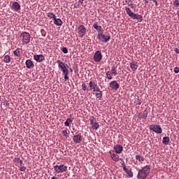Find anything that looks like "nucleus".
<instances>
[{
	"mask_svg": "<svg viewBox=\"0 0 179 179\" xmlns=\"http://www.w3.org/2000/svg\"><path fill=\"white\" fill-rule=\"evenodd\" d=\"M13 54L15 57H20V48H17L14 52Z\"/></svg>",
	"mask_w": 179,
	"mask_h": 179,
	"instance_id": "28",
	"label": "nucleus"
},
{
	"mask_svg": "<svg viewBox=\"0 0 179 179\" xmlns=\"http://www.w3.org/2000/svg\"><path fill=\"white\" fill-rule=\"evenodd\" d=\"M62 20L59 18H55L54 19V24L56 26H61L62 24Z\"/></svg>",
	"mask_w": 179,
	"mask_h": 179,
	"instance_id": "21",
	"label": "nucleus"
},
{
	"mask_svg": "<svg viewBox=\"0 0 179 179\" xmlns=\"http://www.w3.org/2000/svg\"><path fill=\"white\" fill-rule=\"evenodd\" d=\"M111 159L113 162H118L120 160V155L115 153H113L111 151L109 152Z\"/></svg>",
	"mask_w": 179,
	"mask_h": 179,
	"instance_id": "14",
	"label": "nucleus"
},
{
	"mask_svg": "<svg viewBox=\"0 0 179 179\" xmlns=\"http://www.w3.org/2000/svg\"><path fill=\"white\" fill-rule=\"evenodd\" d=\"M93 94H94L96 98L99 99V100H101V99L103 97V92H94Z\"/></svg>",
	"mask_w": 179,
	"mask_h": 179,
	"instance_id": "23",
	"label": "nucleus"
},
{
	"mask_svg": "<svg viewBox=\"0 0 179 179\" xmlns=\"http://www.w3.org/2000/svg\"><path fill=\"white\" fill-rule=\"evenodd\" d=\"M106 78H107V79H109V80H111V79H113V74H112L111 71L106 72Z\"/></svg>",
	"mask_w": 179,
	"mask_h": 179,
	"instance_id": "29",
	"label": "nucleus"
},
{
	"mask_svg": "<svg viewBox=\"0 0 179 179\" xmlns=\"http://www.w3.org/2000/svg\"><path fill=\"white\" fill-rule=\"evenodd\" d=\"M98 87L99 86L96 85V83L94 81L91 80L89 83L90 89H87V92H90V90H92L93 92H96V90L98 88Z\"/></svg>",
	"mask_w": 179,
	"mask_h": 179,
	"instance_id": "7",
	"label": "nucleus"
},
{
	"mask_svg": "<svg viewBox=\"0 0 179 179\" xmlns=\"http://www.w3.org/2000/svg\"><path fill=\"white\" fill-rule=\"evenodd\" d=\"M13 9H14L15 12H18L20 9V4L17 2L13 3Z\"/></svg>",
	"mask_w": 179,
	"mask_h": 179,
	"instance_id": "19",
	"label": "nucleus"
},
{
	"mask_svg": "<svg viewBox=\"0 0 179 179\" xmlns=\"http://www.w3.org/2000/svg\"><path fill=\"white\" fill-rule=\"evenodd\" d=\"M110 73L114 75L115 76L116 75H117L118 73H117V69H115V67H113L112 69H111V71Z\"/></svg>",
	"mask_w": 179,
	"mask_h": 179,
	"instance_id": "33",
	"label": "nucleus"
},
{
	"mask_svg": "<svg viewBox=\"0 0 179 179\" xmlns=\"http://www.w3.org/2000/svg\"><path fill=\"white\" fill-rule=\"evenodd\" d=\"M130 68L131 69L135 72V71H136V69H138V62L134 61V62H131L130 63Z\"/></svg>",
	"mask_w": 179,
	"mask_h": 179,
	"instance_id": "15",
	"label": "nucleus"
},
{
	"mask_svg": "<svg viewBox=\"0 0 179 179\" xmlns=\"http://www.w3.org/2000/svg\"><path fill=\"white\" fill-rule=\"evenodd\" d=\"M73 141L75 143H80L82 142V136L79 134L75 135L73 138Z\"/></svg>",
	"mask_w": 179,
	"mask_h": 179,
	"instance_id": "13",
	"label": "nucleus"
},
{
	"mask_svg": "<svg viewBox=\"0 0 179 179\" xmlns=\"http://www.w3.org/2000/svg\"><path fill=\"white\" fill-rule=\"evenodd\" d=\"M113 149H114L115 153H117V155H120V153L122 152V150H124V148L121 145H115Z\"/></svg>",
	"mask_w": 179,
	"mask_h": 179,
	"instance_id": "12",
	"label": "nucleus"
},
{
	"mask_svg": "<svg viewBox=\"0 0 179 179\" xmlns=\"http://www.w3.org/2000/svg\"><path fill=\"white\" fill-rule=\"evenodd\" d=\"M128 6H131V9H134V4L133 3H129V2L126 3Z\"/></svg>",
	"mask_w": 179,
	"mask_h": 179,
	"instance_id": "45",
	"label": "nucleus"
},
{
	"mask_svg": "<svg viewBox=\"0 0 179 179\" xmlns=\"http://www.w3.org/2000/svg\"><path fill=\"white\" fill-rule=\"evenodd\" d=\"M82 88H83V90H84V91L87 90V87L86 86V84H83L82 85Z\"/></svg>",
	"mask_w": 179,
	"mask_h": 179,
	"instance_id": "42",
	"label": "nucleus"
},
{
	"mask_svg": "<svg viewBox=\"0 0 179 179\" xmlns=\"http://www.w3.org/2000/svg\"><path fill=\"white\" fill-rule=\"evenodd\" d=\"M34 61H36V62H43L45 58L43 55H34Z\"/></svg>",
	"mask_w": 179,
	"mask_h": 179,
	"instance_id": "10",
	"label": "nucleus"
},
{
	"mask_svg": "<svg viewBox=\"0 0 179 179\" xmlns=\"http://www.w3.org/2000/svg\"><path fill=\"white\" fill-rule=\"evenodd\" d=\"M173 6H175V8H179V0H176L173 2Z\"/></svg>",
	"mask_w": 179,
	"mask_h": 179,
	"instance_id": "37",
	"label": "nucleus"
},
{
	"mask_svg": "<svg viewBox=\"0 0 179 179\" xmlns=\"http://www.w3.org/2000/svg\"><path fill=\"white\" fill-rule=\"evenodd\" d=\"M97 38L101 41V43H108L111 40V36L108 35H105L103 32L98 34Z\"/></svg>",
	"mask_w": 179,
	"mask_h": 179,
	"instance_id": "4",
	"label": "nucleus"
},
{
	"mask_svg": "<svg viewBox=\"0 0 179 179\" xmlns=\"http://www.w3.org/2000/svg\"><path fill=\"white\" fill-rule=\"evenodd\" d=\"M110 87L112 90H118L120 89V84L116 80L110 83Z\"/></svg>",
	"mask_w": 179,
	"mask_h": 179,
	"instance_id": "9",
	"label": "nucleus"
},
{
	"mask_svg": "<svg viewBox=\"0 0 179 179\" xmlns=\"http://www.w3.org/2000/svg\"><path fill=\"white\" fill-rule=\"evenodd\" d=\"M123 170L129 176V177H134V173H132V171L127 169V166H124Z\"/></svg>",
	"mask_w": 179,
	"mask_h": 179,
	"instance_id": "20",
	"label": "nucleus"
},
{
	"mask_svg": "<svg viewBox=\"0 0 179 179\" xmlns=\"http://www.w3.org/2000/svg\"><path fill=\"white\" fill-rule=\"evenodd\" d=\"M83 1H84L83 0H79L78 1V3H81L82 4V3H83Z\"/></svg>",
	"mask_w": 179,
	"mask_h": 179,
	"instance_id": "50",
	"label": "nucleus"
},
{
	"mask_svg": "<svg viewBox=\"0 0 179 179\" xmlns=\"http://www.w3.org/2000/svg\"><path fill=\"white\" fill-rule=\"evenodd\" d=\"M102 58H103V56L101 55V52L99 50L96 51L94 55V61L95 62H100Z\"/></svg>",
	"mask_w": 179,
	"mask_h": 179,
	"instance_id": "8",
	"label": "nucleus"
},
{
	"mask_svg": "<svg viewBox=\"0 0 179 179\" xmlns=\"http://www.w3.org/2000/svg\"><path fill=\"white\" fill-rule=\"evenodd\" d=\"M68 66V64H66L64 66H63L62 69H61L62 72H63V73H65L66 72H69V70L67 69L66 66Z\"/></svg>",
	"mask_w": 179,
	"mask_h": 179,
	"instance_id": "32",
	"label": "nucleus"
},
{
	"mask_svg": "<svg viewBox=\"0 0 179 179\" xmlns=\"http://www.w3.org/2000/svg\"><path fill=\"white\" fill-rule=\"evenodd\" d=\"M174 51H175V52H176V54H179V50H178V48H175L174 49Z\"/></svg>",
	"mask_w": 179,
	"mask_h": 179,
	"instance_id": "48",
	"label": "nucleus"
},
{
	"mask_svg": "<svg viewBox=\"0 0 179 179\" xmlns=\"http://www.w3.org/2000/svg\"><path fill=\"white\" fill-rule=\"evenodd\" d=\"M51 179H58V178H55V176H53Z\"/></svg>",
	"mask_w": 179,
	"mask_h": 179,
	"instance_id": "53",
	"label": "nucleus"
},
{
	"mask_svg": "<svg viewBox=\"0 0 179 179\" xmlns=\"http://www.w3.org/2000/svg\"><path fill=\"white\" fill-rule=\"evenodd\" d=\"M150 173V166L147 165L138 170L137 178L146 179Z\"/></svg>",
	"mask_w": 179,
	"mask_h": 179,
	"instance_id": "1",
	"label": "nucleus"
},
{
	"mask_svg": "<svg viewBox=\"0 0 179 179\" xmlns=\"http://www.w3.org/2000/svg\"><path fill=\"white\" fill-rule=\"evenodd\" d=\"M19 37L23 45L29 44L30 43V40H31V35H30V33L27 31L22 32Z\"/></svg>",
	"mask_w": 179,
	"mask_h": 179,
	"instance_id": "2",
	"label": "nucleus"
},
{
	"mask_svg": "<svg viewBox=\"0 0 179 179\" xmlns=\"http://www.w3.org/2000/svg\"><path fill=\"white\" fill-rule=\"evenodd\" d=\"M54 171L57 173H65L68 170V166L64 164L55 165L53 166Z\"/></svg>",
	"mask_w": 179,
	"mask_h": 179,
	"instance_id": "3",
	"label": "nucleus"
},
{
	"mask_svg": "<svg viewBox=\"0 0 179 179\" xmlns=\"http://www.w3.org/2000/svg\"><path fill=\"white\" fill-rule=\"evenodd\" d=\"M62 134L63 136H65L66 138H68V131L66 130H63L62 131Z\"/></svg>",
	"mask_w": 179,
	"mask_h": 179,
	"instance_id": "38",
	"label": "nucleus"
},
{
	"mask_svg": "<svg viewBox=\"0 0 179 179\" xmlns=\"http://www.w3.org/2000/svg\"><path fill=\"white\" fill-rule=\"evenodd\" d=\"M47 16H48V17H50V19H54V20L57 17L55 14H54L52 13H48Z\"/></svg>",
	"mask_w": 179,
	"mask_h": 179,
	"instance_id": "30",
	"label": "nucleus"
},
{
	"mask_svg": "<svg viewBox=\"0 0 179 179\" xmlns=\"http://www.w3.org/2000/svg\"><path fill=\"white\" fill-rule=\"evenodd\" d=\"M41 36H43V37H45L46 34H47V31H45V29H41Z\"/></svg>",
	"mask_w": 179,
	"mask_h": 179,
	"instance_id": "34",
	"label": "nucleus"
},
{
	"mask_svg": "<svg viewBox=\"0 0 179 179\" xmlns=\"http://www.w3.org/2000/svg\"><path fill=\"white\" fill-rule=\"evenodd\" d=\"M11 59H12V58L10 57V56H9L8 55H4L3 61H4V62H6V64H9V62H10Z\"/></svg>",
	"mask_w": 179,
	"mask_h": 179,
	"instance_id": "25",
	"label": "nucleus"
},
{
	"mask_svg": "<svg viewBox=\"0 0 179 179\" xmlns=\"http://www.w3.org/2000/svg\"><path fill=\"white\" fill-rule=\"evenodd\" d=\"M125 10L126 13L132 19V17H134V15H135V13L132 12V10H131V8L127 6L125 7Z\"/></svg>",
	"mask_w": 179,
	"mask_h": 179,
	"instance_id": "17",
	"label": "nucleus"
},
{
	"mask_svg": "<svg viewBox=\"0 0 179 179\" xmlns=\"http://www.w3.org/2000/svg\"><path fill=\"white\" fill-rule=\"evenodd\" d=\"M17 162L20 164V166H22V164H23V161L20 159V158H17Z\"/></svg>",
	"mask_w": 179,
	"mask_h": 179,
	"instance_id": "43",
	"label": "nucleus"
},
{
	"mask_svg": "<svg viewBox=\"0 0 179 179\" xmlns=\"http://www.w3.org/2000/svg\"><path fill=\"white\" fill-rule=\"evenodd\" d=\"M136 159L138 160V162H145V159L141 155H136Z\"/></svg>",
	"mask_w": 179,
	"mask_h": 179,
	"instance_id": "31",
	"label": "nucleus"
},
{
	"mask_svg": "<svg viewBox=\"0 0 179 179\" xmlns=\"http://www.w3.org/2000/svg\"><path fill=\"white\" fill-rule=\"evenodd\" d=\"M90 124L92 127V129H99L100 128V124H99V122L94 121L93 119L90 120Z\"/></svg>",
	"mask_w": 179,
	"mask_h": 179,
	"instance_id": "11",
	"label": "nucleus"
},
{
	"mask_svg": "<svg viewBox=\"0 0 179 179\" xmlns=\"http://www.w3.org/2000/svg\"><path fill=\"white\" fill-rule=\"evenodd\" d=\"M143 117L146 120L148 118V110H145L143 113Z\"/></svg>",
	"mask_w": 179,
	"mask_h": 179,
	"instance_id": "36",
	"label": "nucleus"
},
{
	"mask_svg": "<svg viewBox=\"0 0 179 179\" xmlns=\"http://www.w3.org/2000/svg\"><path fill=\"white\" fill-rule=\"evenodd\" d=\"M25 65L28 69H30L31 68L34 67V64H33V62L30 59H27L25 62Z\"/></svg>",
	"mask_w": 179,
	"mask_h": 179,
	"instance_id": "16",
	"label": "nucleus"
},
{
	"mask_svg": "<svg viewBox=\"0 0 179 179\" xmlns=\"http://www.w3.org/2000/svg\"><path fill=\"white\" fill-rule=\"evenodd\" d=\"M173 71H174L175 73H178L179 68L178 67H175Z\"/></svg>",
	"mask_w": 179,
	"mask_h": 179,
	"instance_id": "44",
	"label": "nucleus"
},
{
	"mask_svg": "<svg viewBox=\"0 0 179 179\" xmlns=\"http://www.w3.org/2000/svg\"><path fill=\"white\" fill-rule=\"evenodd\" d=\"M78 34L80 38H83L86 35V27L85 25H80L78 28Z\"/></svg>",
	"mask_w": 179,
	"mask_h": 179,
	"instance_id": "6",
	"label": "nucleus"
},
{
	"mask_svg": "<svg viewBox=\"0 0 179 179\" xmlns=\"http://www.w3.org/2000/svg\"><path fill=\"white\" fill-rule=\"evenodd\" d=\"M125 2L126 3H128V2H131V0H126Z\"/></svg>",
	"mask_w": 179,
	"mask_h": 179,
	"instance_id": "52",
	"label": "nucleus"
},
{
	"mask_svg": "<svg viewBox=\"0 0 179 179\" xmlns=\"http://www.w3.org/2000/svg\"><path fill=\"white\" fill-rule=\"evenodd\" d=\"M57 64H58V67L60 68V69L64 68V66L66 65L65 63L61 62V60H57Z\"/></svg>",
	"mask_w": 179,
	"mask_h": 179,
	"instance_id": "27",
	"label": "nucleus"
},
{
	"mask_svg": "<svg viewBox=\"0 0 179 179\" xmlns=\"http://www.w3.org/2000/svg\"><path fill=\"white\" fill-rule=\"evenodd\" d=\"M150 1H152V2H154V3H155V6H159V3H157V1L156 0H150Z\"/></svg>",
	"mask_w": 179,
	"mask_h": 179,
	"instance_id": "47",
	"label": "nucleus"
},
{
	"mask_svg": "<svg viewBox=\"0 0 179 179\" xmlns=\"http://www.w3.org/2000/svg\"><path fill=\"white\" fill-rule=\"evenodd\" d=\"M131 19H136V20H141L142 22V15L134 14Z\"/></svg>",
	"mask_w": 179,
	"mask_h": 179,
	"instance_id": "26",
	"label": "nucleus"
},
{
	"mask_svg": "<svg viewBox=\"0 0 179 179\" xmlns=\"http://www.w3.org/2000/svg\"><path fill=\"white\" fill-rule=\"evenodd\" d=\"M83 1H85V0H83Z\"/></svg>",
	"mask_w": 179,
	"mask_h": 179,
	"instance_id": "54",
	"label": "nucleus"
},
{
	"mask_svg": "<svg viewBox=\"0 0 179 179\" xmlns=\"http://www.w3.org/2000/svg\"><path fill=\"white\" fill-rule=\"evenodd\" d=\"M64 75V79L65 80H68V79H69V77L68 76V74L69 73V72H66V73H63Z\"/></svg>",
	"mask_w": 179,
	"mask_h": 179,
	"instance_id": "40",
	"label": "nucleus"
},
{
	"mask_svg": "<svg viewBox=\"0 0 179 179\" xmlns=\"http://www.w3.org/2000/svg\"><path fill=\"white\" fill-rule=\"evenodd\" d=\"M122 166L123 167V170H124V167H127V166L125 165V162H123V163L122 164Z\"/></svg>",
	"mask_w": 179,
	"mask_h": 179,
	"instance_id": "49",
	"label": "nucleus"
},
{
	"mask_svg": "<svg viewBox=\"0 0 179 179\" xmlns=\"http://www.w3.org/2000/svg\"><path fill=\"white\" fill-rule=\"evenodd\" d=\"M93 27L94 29H95V30H97L99 34L103 33V28L101 27V26H99L97 23H94L93 24Z\"/></svg>",
	"mask_w": 179,
	"mask_h": 179,
	"instance_id": "18",
	"label": "nucleus"
},
{
	"mask_svg": "<svg viewBox=\"0 0 179 179\" xmlns=\"http://www.w3.org/2000/svg\"><path fill=\"white\" fill-rule=\"evenodd\" d=\"M162 143L164 145H169V143H170V137L169 136L164 137L162 140Z\"/></svg>",
	"mask_w": 179,
	"mask_h": 179,
	"instance_id": "24",
	"label": "nucleus"
},
{
	"mask_svg": "<svg viewBox=\"0 0 179 179\" xmlns=\"http://www.w3.org/2000/svg\"><path fill=\"white\" fill-rule=\"evenodd\" d=\"M73 122V118H67L66 122H64L65 127H71V124Z\"/></svg>",
	"mask_w": 179,
	"mask_h": 179,
	"instance_id": "22",
	"label": "nucleus"
},
{
	"mask_svg": "<svg viewBox=\"0 0 179 179\" xmlns=\"http://www.w3.org/2000/svg\"><path fill=\"white\" fill-rule=\"evenodd\" d=\"M145 5H148V3H149V1L148 0H145Z\"/></svg>",
	"mask_w": 179,
	"mask_h": 179,
	"instance_id": "51",
	"label": "nucleus"
},
{
	"mask_svg": "<svg viewBox=\"0 0 179 179\" xmlns=\"http://www.w3.org/2000/svg\"><path fill=\"white\" fill-rule=\"evenodd\" d=\"M62 51L64 52V54H68V48L65 47L62 48Z\"/></svg>",
	"mask_w": 179,
	"mask_h": 179,
	"instance_id": "39",
	"label": "nucleus"
},
{
	"mask_svg": "<svg viewBox=\"0 0 179 179\" xmlns=\"http://www.w3.org/2000/svg\"><path fill=\"white\" fill-rule=\"evenodd\" d=\"M20 171H26V167L23 164L20 165Z\"/></svg>",
	"mask_w": 179,
	"mask_h": 179,
	"instance_id": "35",
	"label": "nucleus"
},
{
	"mask_svg": "<svg viewBox=\"0 0 179 179\" xmlns=\"http://www.w3.org/2000/svg\"><path fill=\"white\" fill-rule=\"evenodd\" d=\"M150 131H152L155 134H162L163 129H162V127L157 124H151L149 126Z\"/></svg>",
	"mask_w": 179,
	"mask_h": 179,
	"instance_id": "5",
	"label": "nucleus"
},
{
	"mask_svg": "<svg viewBox=\"0 0 179 179\" xmlns=\"http://www.w3.org/2000/svg\"><path fill=\"white\" fill-rule=\"evenodd\" d=\"M95 93H103V92L101 90H100V87H97L96 90H95Z\"/></svg>",
	"mask_w": 179,
	"mask_h": 179,
	"instance_id": "41",
	"label": "nucleus"
},
{
	"mask_svg": "<svg viewBox=\"0 0 179 179\" xmlns=\"http://www.w3.org/2000/svg\"><path fill=\"white\" fill-rule=\"evenodd\" d=\"M136 104H138V106H141V104H142V101H141L139 99H137Z\"/></svg>",
	"mask_w": 179,
	"mask_h": 179,
	"instance_id": "46",
	"label": "nucleus"
}]
</instances>
